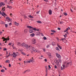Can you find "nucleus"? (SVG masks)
<instances>
[{
    "mask_svg": "<svg viewBox=\"0 0 76 76\" xmlns=\"http://www.w3.org/2000/svg\"><path fill=\"white\" fill-rule=\"evenodd\" d=\"M28 48V50H31V53H33V51H32V50H32V46H29Z\"/></svg>",
    "mask_w": 76,
    "mask_h": 76,
    "instance_id": "nucleus-1",
    "label": "nucleus"
},
{
    "mask_svg": "<svg viewBox=\"0 0 76 76\" xmlns=\"http://www.w3.org/2000/svg\"><path fill=\"white\" fill-rule=\"evenodd\" d=\"M10 56H13V57H14L15 58V57H16L17 56V55L16 54V53H15L13 52V54H12V55H10Z\"/></svg>",
    "mask_w": 76,
    "mask_h": 76,
    "instance_id": "nucleus-2",
    "label": "nucleus"
},
{
    "mask_svg": "<svg viewBox=\"0 0 76 76\" xmlns=\"http://www.w3.org/2000/svg\"><path fill=\"white\" fill-rule=\"evenodd\" d=\"M69 64H70V65L71 66H72V62H67V63L66 65V67H68V66H69L68 65H69Z\"/></svg>",
    "mask_w": 76,
    "mask_h": 76,
    "instance_id": "nucleus-3",
    "label": "nucleus"
},
{
    "mask_svg": "<svg viewBox=\"0 0 76 76\" xmlns=\"http://www.w3.org/2000/svg\"><path fill=\"white\" fill-rule=\"evenodd\" d=\"M0 15H2V16H7V15L5 13H4V12H3L2 13H0Z\"/></svg>",
    "mask_w": 76,
    "mask_h": 76,
    "instance_id": "nucleus-4",
    "label": "nucleus"
},
{
    "mask_svg": "<svg viewBox=\"0 0 76 76\" xmlns=\"http://www.w3.org/2000/svg\"><path fill=\"white\" fill-rule=\"evenodd\" d=\"M56 56L58 58H61V56H60L59 54L56 53Z\"/></svg>",
    "mask_w": 76,
    "mask_h": 76,
    "instance_id": "nucleus-5",
    "label": "nucleus"
},
{
    "mask_svg": "<svg viewBox=\"0 0 76 76\" xmlns=\"http://www.w3.org/2000/svg\"><path fill=\"white\" fill-rule=\"evenodd\" d=\"M9 36L8 37H7V38H5V39H4L3 41H9Z\"/></svg>",
    "mask_w": 76,
    "mask_h": 76,
    "instance_id": "nucleus-6",
    "label": "nucleus"
},
{
    "mask_svg": "<svg viewBox=\"0 0 76 76\" xmlns=\"http://www.w3.org/2000/svg\"><path fill=\"white\" fill-rule=\"evenodd\" d=\"M31 50L33 52H35V51H36V49L34 47H32Z\"/></svg>",
    "mask_w": 76,
    "mask_h": 76,
    "instance_id": "nucleus-7",
    "label": "nucleus"
},
{
    "mask_svg": "<svg viewBox=\"0 0 76 76\" xmlns=\"http://www.w3.org/2000/svg\"><path fill=\"white\" fill-rule=\"evenodd\" d=\"M47 54L48 55V57L49 58H51V53L48 52L47 53Z\"/></svg>",
    "mask_w": 76,
    "mask_h": 76,
    "instance_id": "nucleus-8",
    "label": "nucleus"
},
{
    "mask_svg": "<svg viewBox=\"0 0 76 76\" xmlns=\"http://www.w3.org/2000/svg\"><path fill=\"white\" fill-rule=\"evenodd\" d=\"M6 20H9L10 22H11V21H12V20L10 19V18H9V17H6Z\"/></svg>",
    "mask_w": 76,
    "mask_h": 76,
    "instance_id": "nucleus-9",
    "label": "nucleus"
},
{
    "mask_svg": "<svg viewBox=\"0 0 76 76\" xmlns=\"http://www.w3.org/2000/svg\"><path fill=\"white\" fill-rule=\"evenodd\" d=\"M49 13L50 15H51L52 14V11L51 10H49Z\"/></svg>",
    "mask_w": 76,
    "mask_h": 76,
    "instance_id": "nucleus-10",
    "label": "nucleus"
},
{
    "mask_svg": "<svg viewBox=\"0 0 76 76\" xmlns=\"http://www.w3.org/2000/svg\"><path fill=\"white\" fill-rule=\"evenodd\" d=\"M35 34L36 35H39L40 34V32H39V31L36 32Z\"/></svg>",
    "mask_w": 76,
    "mask_h": 76,
    "instance_id": "nucleus-11",
    "label": "nucleus"
},
{
    "mask_svg": "<svg viewBox=\"0 0 76 76\" xmlns=\"http://www.w3.org/2000/svg\"><path fill=\"white\" fill-rule=\"evenodd\" d=\"M29 32L30 33H33L34 31L32 29H30L29 30Z\"/></svg>",
    "mask_w": 76,
    "mask_h": 76,
    "instance_id": "nucleus-12",
    "label": "nucleus"
},
{
    "mask_svg": "<svg viewBox=\"0 0 76 76\" xmlns=\"http://www.w3.org/2000/svg\"><path fill=\"white\" fill-rule=\"evenodd\" d=\"M57 45L58 46V47L61 49H61H62V48L57 43Z\"/></svg>",
    "mask_w": 76,
    "mask_h": 76,
    "instance_id": "nucleus-13",
    "label": "nucleus"
},
{
    "mask_svg": "<svg viewBox=\"0 0 76 76\" xmlns=\"http://www.w3.org/2000/svg\"><path fill=\"white\" fill-rule=\"evenodd\" d=\"M52 44L53 46H55V45H56V43L54 42H53L52 43Z\"/></svg>",
    "mask_w": 76,
    "mask_h": 76,
    "instance_id": "nucleus-14",
    "label": "nucleus"
},
{
    "mask_svg": "<svg viewBox=\"0 0 76 76\" xmlns=\"http://www.w3.org/2000/svg\"><path fill=\"white\" fill-rule=\"evenodd\" d=\"M26 45V44H25V43H23L22 44H21V45L23 47H25V45Z\"/></svg>",
    "mask_w": 76,
    "mask_h": 76,
    "instance_id": "nucleus-15",
    "label": "nucleus"
},
{
    "mask_svg": "<svg viewBox=\"0 0 76 76\" xmlns=\"http://www.w3.org/2000/svg\"><path fill=\"white\" fill-rule=\"evenodd\" d=\"M15 25H16L17 26H19V23H18L16 22H15Z\"/></svg>",
    "mask_w": 76,
    "mask_h": 76,
    "instance_id": "nucleus-16",
    "label": "nucleus"
},
{
    "mask_svg": "<svg viewBox=\"0 0 76 76\" xmlns=\"http://www.w3.org/2000/svg\"><path fill=\"white\" fill-rule=\"evenodd\" d=\"M30 71V70L28 69V70H26V71H25L24 72H23V73L24 74L25 73H26L27 72H29Z\"/></svg>",
    "mask_w": 76,
    "mask_h": 76,
    "instance_id": "nucleus-17",
    "label": "nucleus"
},
{
    "mask_svg": "<svg viewBox=\"0 0 76 76\" xmlns=\"http://www.w3.org/2000/svg\"><path fill=\"white\" fill-rule=\"evenodd\" d=\"M17 45L18 46H20V45H21V44L19 42H18L17 43Z\"/></svg>",
    "mask_w": 76,
    "mask_h": 76,
    "instance_id": "nucleus-18",
    "label": "nucleus"
},
{
    "mask_svg": "<svg viewBox=\"0 0 76 76\" xmlns=\"http://www.w3.org/2000/svg\"><path fill=\"white\" fill-rule=\"evenodd\" d=\"M27 28H29V29H31V28H33V27L28 26H27Z\"/></svg>",
    "mask_w": 76,
    "mask_h": 76,
    "instance_id": "nucleus-19",
    "label": "nucleus"
},
{
    "mask_svg": "<svg viewBox=\"0 0 76 76\" xmlns=\"http://www.w3.org/2000/svg\"><path fill=\"white\" fill-rule=\"evenodd\" d=\"M25 47L26 49H28V48H29V46H28V45H26Z\"/></svg>",
    "mask_w": 76,
    "mask_h": 76,
    "instance_id": "nucleus-20",
    "label": "nucleus"
},
{
    "mask_svg": "<svg viewBox=\"0 0 76 76\" xmlns=\"http://www.w3.org/2000/svg\"><path fill=\"white\" fill-rule=\"evenodd\" d=\"M5 8H6V7H4L3 8H2V12H4V11H5V9L4 10V9H5Z\"/></svg>",
    "mask_w": 76,
    "mask_h": 76,
    "instance_id": "nucleus-21",
    "label": "nucleus"
},
{
    "mask_svg": "<svg viewBox=\"0 0 76 76\" xmlns=\"http://www.w3.org/2000/svg\"><path fill=\"white\" fill-rule=\"evenodd\" d=\"M34 35H35V34L34 33H32L30 34V36H31V37H34Z\"/></svg>",
    "mask_w": 76,
    "mask_h": 76,
    "instance_id": "nucleus-22",
    "label": "nucleus"
},
{
    "mask_svg": "<svg viewBox=\"0 0 76 76\" xmlns=\"http://www.w3.org/2000/svg\"><path fill=\"white\" fill-rule=\"evenodd\" d=\"M6 63H10V61L9 60H6L5 61Z\"/></svg>",
    "mask_w": 76,
    "mask_h": 76,
    "instance_id": "nucleus-23",
    "label": "nucleus"
},
{
    "mask_svg": "<svg viewBox=\"0 0 76 76\" xmlns=\"http://www.w3.org/2000/svg\"><path fill=\"white\" fill-rule=\"evenodd\" d=\"M36 43V40H35V39H34V40L32 42V43L33 44H35V43Z\"/></svg>",
    "mask_w": 76,
    "mask_h": 76,
    "instance_id": "nucleus-24",
    "label": "nucleus"
},
{
    "mask_svg": "<svg viewBox=\"0 0 76 76\" xmlns=\"http://www.w3.org/2000/svg\"><path fill=\"white\" fill-rule=\"evenodd\" d=\"M37 23H42V22H41V21H37Z\"/></svg>",
    "mask_w": 76,
    "mask_h": 76,
    "instance_id": "nucleus-25",
    "label": "nucleus"
},
{
    "mask_svg": "<svg viewBox=\"0 0 76 76\" xmlns=\"http://www.w3.org/2000/svg\"><path fill=\"white\" fill-rule=\"evenodd\" d=\"M24 19H25L26 18H28V17H27V16H26V15H24Z\"/></svg>",
    "mask_w": 76,
    "mask_h": 76,
    "instance_id": "nucleus-26",
    "label": "nucleus"
},
{
    "mask_svg": "<svg viewBox=\"0 0 76 76\" xmlns=\"http://www.w3.org/2000/svg\"><path fill=\"white\" fill-rule=\"evenodd\" d=\"M7 7H8L9 9H12V7L9 6H8V5H7Z\"/></svg>",
    "mask_w": 76,
    "mask_h": 76,
    "instance_id": "nucleus-27",
    "label": "nucleus"
},
{
    "mask_svg": "<svg viewBox=\"0 0 76 76\" xmlns=\"http://www.w3.org/2000/svg\"><path fill=\"white\" fill-rule=\"evenodd\" d=\"M51 32H54V33H55L56 32V31H55L54 30H51Z\"/></svg>",
    "mask_w": 76,
    "mask_h": 76,
    "instance_id": "nucleus-28",
    "label": "nucleus"
},
{
    "mask_svg": "<svg viewBox=\"0 0 76 76\" xmlns=\"http://www.w3.org/2000/svg\"><path fill=\"white\" fill-rule=\"evenodd\" d=\"M34 59H32V58L30 59V61H31V62H34Z\"/></svg>",
    "mask_w": 76,
    "mask_h": 76,
    "instance_id": "nucleus-29",
    "label": "nucleus"
},
{
    "mask_svg": "<svg viewBox=\"0 0 76 76\" xmlns=\"http://www.w3.org/2000/svg\"><path fill=\"white\" fill-rule=\"evenodd\" d=\"M28 17L30 18H34V17L32 16H31V15H30L29 16H28Z\"/></svg>",
    "mask_w": 76,
    "mask_h": 76,
    "instance_id": "nucleus-30",
    "label": "nucleus"
},
{
    "mask_svg": "<svg viewBox=\"0 0 76 76\" xmlns=\"http://www.w3.org/2000/svg\"><path fill=\"white\" fill-rule=\"evenodd\" d=\"M1 72H5V71H4V69H2L1 70Z\"/></svg>",
    "mask_w": 76,
    "mask_h": 76,
    "instance_id": "nucleus-31",
    "label": "nucleus"
},
{
    "mask_svg": "<svg viewBox=\"0 0 76 76\" xmlns=\"http://www.w3.org/2000/svg\"><path fill=\"white\" fill-rule=\"evenodd\" d=\"M21 54H23V55H24V56H25L26 55V54H25V53H24V52H21Z\"/></svg>",
    "mask_w": 76,
    "mask_h": 76,
    "instance_id": "nucleus-32",
    "label": "nucleus"
},
{
    "mask_svg": "<svg viewBox=\"0 0 76 76\" xmlns=\"http://www.w3.org/2000/svg\"><path fill=\"white\" fill-rule=\"evenodd\" d=\"M64 38H66V37H67V34H66L65 35H64Z\"/></svg>",
    "mask_w": 76,
    "mask_h": 76,
    "instance_id": "nucleus-33",
    "label": "nucleus"
},
{
    "mask_svg": "<svg viewBox=\"0 0 76 76\" xmlns=\"http://www.w3.org/2000/svg\"><path fill=\"white\" fill-rule=\"evenodd\" d=\"M63 13L64 15H65V16H67V13L64 12Z\"/></svg>",
    "mask_w": 76,
    "mask_h": 76,
    "instance_id": "nucleus-34",
    "label": "nucleus"
},
{
    "mask_svg": "<svg viewBox=\"0 0 76 76\" xmlns=\"http://www.w3.org/2000/svg\"><path fill=\"white\" fill-rule=\"evenodd\" d=\"M26 62L27 63H30L31 61H27Z\"/></svg>",
    "mask_w": 76,
    "mask_h": 76,
    "instance_id": "nucleus-35",
    "label": "nucleus"
},
{
    "mask_svg": "<svg viewBox=\"0 0 76 76\" xmlns=\"http://www.w3.org/2000/svg\"><path fill=\"white\" fill-rule=\"evenodd\" d=\"M62 66L63 67V69H65V65H63Z\"/></svg>",
    "mask_w": 76,
    "mask_h": 76,
    "instance_id": "nucleus-36",
    "label": "nucleus"
},
{
    "mask_svg": "<svg viewBox=\"0 0 76 76\" xmlns=\"http://www.w3.org/2000/svg\"><path fill=\"white\" fill-rule=\"evenodd\" d=\"M0 7H1V6H3V3H0Z\"/></svg>",
    "mask_w": 76,
    "mask_h": 76,
    "instance_id": "nucleus-37",
    "label": "nucleus"
},
{
    "mask_svg": "<svg viewBox=\"0 0 76 76\" xmlns=\"http://www.w3.org/2000/svg\"><path fill=\"white\" fill-rule=\"evenodd\" d=\"M1 23L2 24H5V22L2 21H1Z\"/></svg>",
    "mask_w": 76,
    "mask_h": 76,
    "instance_id": "nucleus-38",
    "label": "nucleus"
},
{
    "mask_svg": "<svg viewBox=\"0 0 76 76\" xmlns=\"http://www.w3.org/2000/svg\"><path fill=\"white\" fill-rule=\"evenodd\" d=\"M56 50L57 51H58V50H59V49L58 48V47H56Z\"/></svg>",
    "mask_w": 76,
    "mask_h": 76,
    "instance_id": "nucleus-39",
    "label": "nucleus"
},
{
    "mask_svg": "<svg viewBox=\"0 0 76 76\" xmlns=\"http://www.w3.org/2000/svg\"><path fill=\"white\" fill-rule=\"evenodd\" d=\"M58 61L60 63H61V60L60 59H58Z\"/></svg>",
    "mask_w": 76,
    "mask_h": 76,
    "instance_id": "nucleus-40",
    "label": "nucleus"
},
{
    "mask_svg": "<svg viewBox=\"0 0 76 76\" xmlns=\"http://www.w3.org/2000/svg\"><path fill=\"white\" fill-rule=\"evenodd\" d=\"M32 29H33V30H34V31H36L37 30V29H36V28H32Z\"/></svg>",
    "mask_w": 76,
    "mask_h": 76,
    "instance_id": "nucleus-41",
    "label": "nucleus"
},
{
    "mask_svg": "<svg viewBox=\"0 0 76 76\" xmlns=\"http://www.w3.org/2000/svg\"><path fill=\"white\" fill-rule=\"evenodd\" d=\"M43 39H44V40H46V39H47V38L45 37H43Z\"/></svg>",
    "mask_w": 76,
    "mask_h": 76,
    "instance_id": "nucleus-42",
    "label": "nucleus"
},
{
    "mask_svg": "<svg viewBox=\"0 0 76 76\" xmlns=\"http://www.w3.org/2000/svg\"><path fill=\"white\" fill-rule=\"evenodd\" d=\"M46 47L48 48L50 47V45H47V46H46Z\"/></svg>",
    "mask_w": 76,
    "mask_h": 76,
    "instance_id": "nucleus-43",
    "label": "nucleus"
},
{
    "mask_svg": "<svg viewBox=\"0 0 76 76\" xmlns=\"http://www.w3.org/2000/svg\"><path fill=\"white\" fill-rule=\"evenodd\" d=\"M46 73H48V69H46Z\"/></svg>",
    "mask_w": 76,
    "mask_h": 76,
    "instance_id": "nucleus-44",
    "label": "nucleus"
},
{
    "mask_svg": "<svg viewBox=\"0 0 76 76\" xmlns=\"http://www.w3.org/2000/svg\"><path fill=\"white\" fill-rule=\"evenodd\" d=\"M3 51H6L7 50V48H4L3 49Z\"/></svg>",
    "mask_w": 76,
    "mask_h": 76,
    "instance_id": "nucleus-45",
    "label": "nucleus"
},
{
    "mask_svg": "<svg viewBox=\"0 0 76 76\" xmlns=\"http://www.w3.org/2000/svg\"><path fill=\"white\" fill-rule=\"evenodd\" d=\"M5 27H6V28H7V24H5Z\"/></svg>",
    "mask_w": 76,
    "mask_h": 76,
    "instance_id": "nucleus-46",
    "label": "nucleus"
},
{
    "mask_svg": "<svg viewBox=\"0 0 76 76\" xmlns=\"http://www.w3.org/2000/svg\"><path fill=\"white\" fill-rule=\"evenodd\" d=\"M64 22L63 21L61 22L60 23V24H62V23H63Z\"/></svg>",
    "mask_w": 76,
    "mask_h": 76,
    "instance_id": "nucleus-47",
    "label": "nucleus"
},
{
    "mask_svg": "<svg viewBox=\"0 0 76 76\" xmlns=\"http://www.w3.org/2000/svg\"><path fill=\"white\" fill-rule=\"evenodd\" d=\"M44 61H45L47 62V59H45L44 60Z\"/></svg>",
    "mask_w": 76,
    "mask_h": 76,
    "instance_id": "nucleus-48",
    "label": "nucleus"
},
{
    "mask_svg": "<svg viewBox=\"0 0 76 76\" xmlns=\"http://www.w3.org/2000/svg\"><path fill=\"white\" fill-rule=\"evenodd\" d=\"M48 67L49 69H51V67H50V65H48Z\"/></svg>",
    "mask_w": 76,
    "mask_h": 76,
    "instance_id": "nucleus-49",
    "label": "nucleus"
},
{
    "mask_svg": "<svg viewBox=\"0 0 76 76\" xmlns=\"http://www.w3.org/2000/svg\"><path fill=\"white\" fill-rule=\"evenodd\" d=\"M12 1H13V0H10V1L11 3H13V2H12Z\"/></svg>",
    "mask_w": 76,
    "mask_h": 76,
    "instance_id": "nucleus-50",
    "label": "nucleus"
},
{
    "mask_svg": "<svg viewBox=\"0 0 76 76\" xmlns=\"http://www.w3.org/2000/svg\"><path fill=\"white\" fill-rule=\"evenodd\" d=\"M11 67V64H9V67Z\"/></svg>",
    "mask_w": 76,
    "mask_h": 76,
    "instance_id": "nucleus-51",
    "label": "nucleus"
},
{
    "mask_svg": "<svg viewBox=\"0 0 76 76\" xmlns=\"http://www.w3.org/2000/svg\"><path fill=\"white\" fill-rule=\"evenodd\" d=\"M61 70H63V68L62 66H61Z\"/></svg>",
    "mask_w": 76,
    "mask_h": 76,
    "instance_id": "nucleus-52",
    "label": "nucleus"
},
{
    "mask_svg": "<svg viewBox=\"0 0 76 76\" xmlns=\"http://www.w3.org/2000/svg\"><path fill=\"white\" fill-rule=\"evenodd\" d=\"M58 30H60L61 29V28H58Z\"/></svg>",
    "mask_w": 76,
    "mask_h": 76,
    "instance_id": "nucleus-53",
    "label": "nucleus"
},
{
    "mask_svg": "<svg viewBox=\"0 0 76 76\" xmlns=\"http://www.w3.org/2000/svg\"><path fill=\"white\" fill-rule=\"evenodd\" d=\"M54 33H51L50 34V35H54Z\"/></svg>",
    "mask_w": 76,
    "mask_h": 76,
    "instance_id": "nucleus-54",
    "label": "nucleus"
},
{
    "mask_svg": "<svg viewBox=\"0 0 76 76\" xmlns=\"http://www.w3.org/2000/svg\"><path fill=\"white\" fill-rule=\"evenodd\" d=\"M56 62H57V63L58 64H59V62H58V60H56Z\"/></svg>",
    "mask_w": 76,
    "mask_h": 76,
    "instance_id": "nucleus-55",
    "label": "nucleus"
},
{
    "mask_svg": "<svg viewBox=\"0 0 76 76\" xmlns=\"http://www.w3.org/2000/svg\"><path fill=\"white\" fill-rule=\"evenodd\" d=\"M1 34H2V32L1 31H0V35H1Z\"/></svg>",
    "mask_w": 76,
    "mask_h": 76,
    "instance_id": "nucleus-56",
    "label": "nucleus"
},
{
    "mask_svg": "<svg viewBox=\"0 0 76 76\" xmlns=\"http://www.w3.org/2000/svg\"><path fill=\"white\" fill-rule=\"evenodd\" d=\"M45 1H46V2H48V0H44Z\"/></svg>",
    "mask_w": 76,
    "mask_h": 76,
    "instance_id": "nucleus-57",
    "label": "nucleus"
},
{
    "mask_svg": "<svg viewBox=\"0 0 76 76\" xmlns=\"http://www.w3.org/2000/svg\"><path fill=\"white\" fill-rule=\"evenodd\" d=\"M54 67L55 69H57V66L56 65H55Z\"/></svg>",
    "mask_w": 76,
    "mask_h": 76,
    "instance_id": "nucleus-58",
    "label": "nucleus"
},
{
    "mask_svg": "<svg viewBox=\"0 0 76 76\" xmlns=\"http://www.w3.org/2000/svg\"><path fill=\"white\" fill-rule=\"evenodd\" d=\"M41 35L42 36V37H44V35H43V34H42V33H41Z\"/></svg>",
    "mask_w": 76,
    "mask_h": 76,
    "instance_id": "nucleus-59",
    "label": "nucleus"
},
{
    "mask_svg": "<svg viewBox=\"0 0 76 76\" xmlns=\"http://www.w3.org/2000/svg\"><path fill=\"white\" fill-rule=\"evenodd\" d=\"M9 25L10 26V25H12V23H9Z\"/></svg>",
    "mask_w": 76,
    "mask_h": 76,
    "instance_id": "nucleus-60",
    "label": "nucleus"
},
{
    "mask_svg": "<svg viewBox=\"0 0 76 76\" xmlns=\"http://www.w3.org/2000/svg\"><path fill=\"white\" fill-rule=\"evenodd\" d=\"M67 30H66L65 31H64V32H67Z\"/></svg>",
    "mask_w": 76,
    "mask_h": 76,
    "instance_id": "nucleus-61",
    "label": "nucleus"
},
{
    "mask_svg": "<svg viewBox=\"0 0 76 76\" xmlns=\"http://www.w3.org/2000/svg\"><path fill=\"white\" fill-rule=\"evenodd\" d=\"M45 68H46V69H48L47 66H45Z\"/></svg>",
    "mask_w": 76,
    "mask_h": 76,
    "instance_id": "nucleus-62",
    "label": "nucleus"
},
{
    "mask_svg": "<svg viewBox=\"0 0 76 76\" xmlns=\"http://www.w3.org/2000/svg\"><path fill=\"white\" fill-rule=\"evenodd\" d=\"M48 75V73H46V74L45 75V76H47V75Z\"/></svg>",
    "mask_w": 76,
    "mask_h": 76,
    "instance_id": "nucleus-63",
    "label": "nucleus"
},
{
    "mask_svg": "<svg viewBox=\"0 0 76 76\" xmlns=\"http://www.w3.org/2000/svg\"><path fill=\"white\" fill-rule=\"evenodd\" d=\"M5 39V38H4V37H2V39Z\"/></svg>",
    "mask_w": 76,
    "mask_h": 76,
    "instance_id": "nucleus-64",
    "label": "nucleus"
}]
</instances>
